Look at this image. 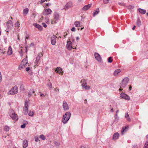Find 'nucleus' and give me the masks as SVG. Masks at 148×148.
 Returning <instances> with one entry per match:
<instances>
[{"label": "nucleus", "mask_w": 148, "mask_h": 148, "mask_svg": "<svg viewBox=\"0 0 148 148\" xmlns=\"http://www.w3.org/2000/svg\"><path fill=\"white\" fill-rule=\"evenodd\" d=\"M71 114L70 112H66L63 116L62 122L64 124L66 123L71 117Z\"/></svg>", "instance_id": "nucleus-1"}, {"label": "nucleus", "mask_w": 148, "mask_h": 148, "mask_svg": "<svg viewBox=\"0 0 148 148\" xmlns=\"http://www.w3.org/2000/svg\"><path fill=\"white\" fill-rule=\"evenodd\" d=\"M28 60L27 56H26V58H25L22 61L21 64L18 67V69L21 70L22 69L25 68L28 64Z\"/></svg>", "instance_id": "nucleus-2"}, {"label": "nucleus", "mask_w": 148, "mask_h": 148, "mask_svg": "<svg viewBox=\"0 0 148 148\" xmlns=\"http://www.w3.org/2000/svg\"><path fill=\"white\" fill-rule=\"evenodd\" d=\"M129 81V79L127 77H126L124 78L120 83V87L121 88H124L128 83Z\"/></svg>", "instance_id": "nucleus-3"}, {"label": "nucleus", "mask_w": 148, "mask_h": 148, "mask_svg": "<svg viewBox=\"0 0 148 148\" xmlns=\"http://www.w3.org/2000/svg\"><path fill=\"white\" fill-rule=\"evenodd\" d=\"M10 116L15 121L18 119V116L16 114H15L14 111L12 109H10Z\"/></svg>", "instance_id": "nucleus-4"}, {"label": "nucleus", "mask_w": 148, "mask_h": 148, "mask_svg": "<svg viewBox=\"0 0 148 148\" xmlns=\"http://www.w3.org/2000/svg\"><path fill=\"white\" fill-rule=\"evenodd\" d=\"M59 15L56 12H55L53 14L54 20L51 21V23L52 24L56 23L59 18Z\"/></svg>", "instance_id": "nucleus-5"}, {"label": "nucleus", "mask_w": 148, "mask_h": 148, "mask_svg": "<svg viewBox=\"0 0 148 148\" xmlns=\"http://www.w3.org/2000/svg\"><path fill=\"white\" fill-rule=\"evenodd\" d=\"M18 91V89L17 86H15L10 90V94L13 95L16 94Z\"/></svg>", "instance_id": "nucleus-6"}, {"label": "nucleus", "mask_w": 148, "mask_h": 148, "mask_svg": "<svg viewBox=\"0 0 148 148\" xmlns=\"http://www.w3.org/2000/svg\"><path fill=\"white\" fill-rule=\"evenodd\" d=\"M29 102L27 101H25L24 104V108L23 112L24 114L25 115L27 114L28 109V105Z\"/></svg>", "instance_id": "nucleus-7"}, {"label": "nucleus", "mask_w": 148, "mask_h": 148, "mask_svg": "<svg viewBox=\"0 0 148 148\" xmlns=\"http://www.w3.org/2000/svg\"><path fill=\"white\" fill-rule=\"evenodd\" d=\"M82 82V86L84 89L86 90H89L90 88V86L87 85V83L85 79H83L81 81Z\"/></svg>", "instance_id": "nucleus-8"}, {"label": "nucleus", "mask_w": 148, "mask_h": 148, "mask_svg": "<svg viewBox=\"0 0 148 148\" xmlns=\"http://www.w3.org/2000/svg\"><path fill=\"white\" fill-rule=\"evenodd\" d=\"M121 97L125 100L129 101L130 100V98L129 96L127 94L124 93H121L120 94Z\"/></svg>", "instance_id": "nucleus-9"}, {"label": "nucleus", "mask_w": 148, "mask_h": 148, "mask_svg": "<svg viewBox=\"0 0 148 148\" xmlns=\"http://www.w3.org/2000/svg\"><path fill=\"white\" fill-rule=\"evenodd\" d=\"M66 47L67 49L69 50H71L72 48V42L70 40L67 41Z\"/></svg>", "instance_id": "nucleus-10"}, {"label": "nucleus", "mask_w": 148, "mask_h": 148, "mask_svg": "<svg viewBox=\"0 0 148 148\" xmlns=\"http://www.w3.org/2000/svg\"><path fill=\"white\" fill-rule=\"evenodd\" d=\"M51 10L49 8H48L45 9L42 12V14L44 15H47L51 14Z\"/></svg>", "instance_id": "nucleus-11"}, {"label": "nucleus", "mask_w": 148, "mask_h": 148, "mask_svg": "<svg viewBox=\"0 0 148 148\" xmlns=\"http://www.w3.org/2000/svg\"><path fill=\"white\" fill-rule=\"evenodd\" d=\"M57 37L54 35H53L51 38V43L53 45H55L56 42V38Z\"/></svg>", "instance_id": "nucleus-12"}, {"label": "nucleus", "mask_w": 148, "mask_h": 148, "mask_svg": "<svg viewBox=\"0 0 148 148\" xmlns=\"http://www.w3.org/2000/svg\"><path fill=\"white\" fill-rule=\"evenodd\" d=\"M42 56V53H39L36 58V59L35 62V65L36 66L37 65L38 63H39V62L40 60V58L41 56Z\"/></svg>", "instance_id": "nucleus-13"}, {"label": "nucleus", "mask_w": 148, "mask_h": 148, "mask_svg": "<svg viewBox=\"0 0 148 148\" xmlns=\"http://www.w3.org/2000/svg\"><path fill=\"white\" fill-rule=\"evenodd\" d=\"M95 56L96 59L98 62H100L101 60V58L99 54L97 53H95Z\"/></svg>", "instance_id": "nucleus-14"}, {"label": "nucleus", "mask_w": 148, "mask_h": 148, "mask_svg": "<svg viewBox=\"0 0 148 148\" xmlns=\"http://www.w3.org/2000/svg\"><path fill=\"white\" fill-rule=\"evenodd\" d=\"M55 71L60 75H62L63 74L62 69L60 67H57L56 68Z\"/></svg>", "instance_id": "nucleus-15"}, {"label": "nucleus", "mask_w": 148, "mask_h": 148, "mask_svg": "<svg viewBox=\"0 0 148 148\" xmlns=\"http://www.w3.org/2000/svg\"><path fill=\"white\" fill-rule=\"evenodd\" d=\"M63 107L64 110H67L69 109V107L66 101H64L63 104Z\"/></svg>", "instance_id": "nucleus-16"}, {"label": "nucleus", "mask_w": 148, "mask_h": 148, "mask_svg": "<svg viewBox=\"0 0 148 148\" xmlns=\"http://www.w3.org/2000/svg\"><path fill=\"white\" fill-rule=\"evenodd\" d=\"M91 5L92 4H90L85 5L82 8V10L84 11L87 10H88L90 8L91 6Z\"/></svg>", "instance_id": "nucleus-17"}, {"label": "nucleus", "mask_w": 148, "mask_h": 148, "mask_svg": "<svg viewBox=\"0 0 148 148\" xmlns=\"http://www.w3.org/2000/svg\"><path fill=\"white\" fill-rule=\"evenodd\" d=\"M119 137V134L118 132L115 133L113 136V139L114 140H116L118 139Z\"/></svg>", "instance_id": "nucleus-18"}, {"label": "nucleus", "mask_w": 148, "mask_h": 148, "mask_svg": "<svg viewBox=\"0 0 148 148\" xmlns=\"http://www.w3.org/2000/svg\"><path fill=\"white\" fill-rule=\"evenodd\" d=\"M34 26L36 27L39 30H42V27L40 25L36 23H34L33 24Z\"/></svg>", "instance_id": "nucleus-19"}, {"label": "nucleus", "mask_w": 148, "mask_h": 148, "mask_svg": "<svg viewBox=\"0 0 148 148\" xmlns=\"http://www.w3.org/2000/svg\"><path fill=\"white\" fill-rule=\"evenodd\" d=\"M127 127L125 126L122 128L121 134L122 135L124 134L127 131Z\"/></svg>", "instance_id": "nucleus-20"}, {"label": "nucleus", "mask_w": 148, "mask_h": 148, "mask_svg": "<svg viewBox=\"0 0 148 148\" xmlns=\"http://www.w3.org/2000/svg\"><path fill=\"white\" fill-rule=\"evenodd\" d=\"M71 3H67L64 6V9L65 10H67L71 6Z\"/></svg>", "instance_id": "nucleus-21"}, {"label": "nucleus", "mask_w": 148, "mask_h": 148, "mask_svg": "<svg viewBox=\"0 0 148 148\" xmlns=\"http://www.w3.org/2000/svg\"><path fill=\"white\" fill-rule=\"evenodd\" d=\"M121 70L120 69L116 70L114 73V76H117L118 74L121 72Z\"/></svg>", "instance_id": "nucleus-22"}, {"label": "nucleus", "mask_w": 148, "mask_h": 148, "mask_svg": "<svg viewBox=\"0 0 148 148\" xmlns=\"http://www.w3.org/2000/svg\"><path fill=\"white\" fill-rule=\"evenodd\" d=\"M28 145V142L26 140H24L23 141V147L24 148L26 147Z\"/></svg>", "instance_id": "nucleus-23"}, {"label": "nucleus", "mask_w": 148, "mask_h": 148, "mask_svg": "<svg viewBox=\"0 0 148 148\" xmlns=\"http://www.w3.org/2000/svg\"><path fill=\"white\" fill-rule=\"evenodd\" d=\"M138 11L140 13L142 14H144L145 13L146 11L145 10L139 8L138 9Z\"/></svg>", "instance_id": "nucleus-24"}, {"label": "nucleus", "mask_w": 148, "mask_h": 148, "mask_svg": "<svg viewBox=\"0 0 148 148\" xmlns=\"http://www.w3.org/2000/svg\"><path fill=\"white\" fill-rule=\"evenodd\" d=\"M34 93V91L33 89H30L28 92L29 96V97H30Z\"/></svg>", "instance_id": "nucleus-25"}, {"label": "nucleus", "mask_w": 148, "mask_h": 148, "mask_svg": "<svg viewBox=\"0 0 148 148\" xmlns=\"http://www.w3.org/2000/svg\"><path fill=\"white\" fill-rule=\"evenodd\" d=\"M29 12V9L27 8L23 10V14L24 15L27 14Z\"/></svg>", "instance_id": "nucleus-26"}, {"label": "nucleus", "mask_w": 148, "mask_h": 148, "mask_svg": "<svg viewBox=\"0 0 148 148\" xmlns=\"http://www.w3.org/2000/svg\"><path fill=\"white\" fill-rule=\"evenodd\" d=\"M125 117L128 121H130V118L128 114L127 113L125 114Z\"/></svg>", "instance_id": "nucleus-27"}, {"label": "nucleus", "mask_w": 148, "mask_h": 148, "mask_svg": "<svg viewBox=\"0 0 148 148\" xmlns=\"http://www.w3.org/2000/svg\"><path fill=\"white\" fill-rule=\"evenodd\" d=\"M99 12V9H98L96 10L95 11L93 12V16H95L96 15H97L98 13Z\"/></svg>", "instance_id": "nucleus-28"}, {"label": "nucleus", "mask_w": 148, "mask_h": 148, "mask_svg": "<svg viewBox=\"0 0 148 148\" xmlns=\"http://www.w3.org/2000/svg\"><path fill=\"white\" fill-rule=\"evenodd\" d=\"M74 25L76 27H78L79 26L80 23L78 21H76L75 22Z\"/></svg>", "instance_id": "nucleus-29"}, {"label": "nucleus", "mask_w": 148, "mask_h": 148, "mask_svg": "<svg viewBox=\"0 0 148 148\" xmlns=\"http://www.w3.org/2000/svg\"><path fill=\"white\" fill-rule=\"evenodd\" d=\"M136 24L138 26H140L141 25V22L139 18L137 19Z\"/></svg>", "instance_id": "nucleus-30"}, {"label": "nucleus", "mask_w": 148, "mask_h": 148, "mask_svg": "<svg viewBox=\"0 0 148 148\" xmlns=\"http://www.w3.org/2000/svg\"><path fill=\"white\" fill-rule=\"evenodd\" d=\"M47 85L49 89H51L52 87V84L50 82H49L47 84Z\"/></svg>", "instance_id": "nucleus-31"}, {"label": "nucleus", "mask_w": 148, "mask_h": 148, "mask_svg": "<svg viewBox=\"0 0 148 148\" xmlns=\"http://www.w3.org/2000/svg\"><path fill=\"white\" fill-rule=\"evenodd\" d=\"M39 138L43 140H45L46 139L45 136L42 134L40 135L39 136Z\"/></svg>", "instance_id": "nucleus-32"}, {"label": "nucleus", "mask_w": 148, "mask_h": 148, "mask_svg": "<svg viewBox=\"0 0 148 148\" xmlns=\"http://www.w3.org/2000/svg\"><path fill=\"white\" fill-rule=\"evenodd\" d=\"M143 148H148V141H147L146 142Z\"/></svg>", "instance_id": "nucleus-33"}, {"label": "nucleus", "mask_w": 148, "mask_h": 148, "mask_svg": "<svg viewBox=\"0 0 148 148\" xmlns=\"http://www.w3.org/2000/svg\"><path fill=\"white\" fill-rule=\"evenodd\" d=\"M22 47H21V49L19 50V53L20 54V56L22 57L23 56V51H22V49H21V48H22Z\"/></svg>", "instance_id": "nucleus-34"}, {"label": "nucleus", "mask_w": 148, "mask_h": 148, "mask_svg": "<svg viewBox=\"0 0 148 148\" xmlns=\"http://www.w3.org/2000/svg\"><path fill=\"white\" fill-rule=\"evenodd\" d=\"M20 23L18 22V21H17V22L15 24V27H19L20 26Z\"/></svg>", "instance_id": "nucleus-35"}, {"label": "nucleus", "mask_w": 148, "mask_h": 148, "mask_svg": "<svg viewBox=\"0 0 148 148\" xmlns=\"http://www.w3.org/2000/svg\"><path fill=\"white\" fill-rule=\"evenodd\" d=\"M112 57H110L108 58V62L109 63H111L112 61Z\"/></svg>", "instance_id": "nucleus-36"}, {"label": "nucleus", "mask_w": 148, "mask_h": 148, "mask_svg": "<svg viewBox=\"0 0 148 148\" xmlns=\"http://www.w3.org/2000/svg\"><path fill=\"white\" fill-rule=\"evenodd\" d=\"M4 130L6 131H8L9 130V127L7 126H5L4 127Z\"/></svg>", "instance_id": "nucleus-37"}, {"label": "nucleus", "mask_w": 148, "mask_h": 148, "mask_svg": "<svg viewBox=\"0 0 148 148\" xmlns=\"http://www.w3.org/2000/svg\"><path fill=\"white\" fill-rule=\"evenodd\" d=\"M34 112H33L30 111L29 112V115L31 116H33Z\"/></svg>", "instance_id": "nucleus-38"}, {"label": "nucleus", "mask_w": 148, "mask_h": 148, "mask_svg": "<svg viewBox=\"0 0 148 148\" xmlns=\"http://www.w3.org/2000/svg\"><path fill=\"white\" fill-rule=\"evenodd\" d=\"M127 7L129 9H133L134 7L132 5H130L127 6Z\"/></svg>", "instance_id": "nucleus-39"}, {"label": "nucleus", "mask_w": 148, "mask_h": 148, "mask_svg": "<svg viewBox=\"0 0 148 148\" xmlns=\"http://www.w3.org/2000/svg\"><path fill=\"white\" fill-rule=\"evenodd\" d=\"M26 124H27V123H24L23 124L21 125V128H25V125Z\"/></svg>", "instance_id": "nucleus-40"}, {"label": "nucleus", "mask_w": 148, "mask_h": 148, "mask_svg": "<svg viewBox=\"0 0 148 148\" xmlns=\"http://www.w3.org/2000/svg\"><path fill=\"white\" fill-rule=\"evenodd\" d=\"M110 0H103V3L106 4L108 3Z\"/></svg>", "instance_id": "nucleus-41"}, {"label": "nucleus", "mask_w": 148, "mask_h": 148, "mask_svg": "<svg viewBox=\"0 0 148 148\" xmlns=\"http://www.w3.org/2000/svg\"><path fill=\"white\" fill-rule=\"evenodd\" d=\"M26 39H27V40L29 39V36H28V35H26L25 36V42H26Z\"/></svg>", "instance_id": "nucleus-42"}, {"label": "nucleus", "mask_w": 148, "mask_h": 148, "mask_svg": "<svg viewBox=\"0 0 148 148\" xmlns=\"http://www.w3.org/2000/svg\"><path fill=\"white\" fill-rule=\"evenodd\" d=\"M35 140L36 142H38L39 140V139L38 137H35Z\"/></svg>", "instance_id": "nucleus-43"}, {"label": "nucleus", "mask_w": 148, "mask_h": 148, "mask_svg": "<svg viewBox=\"0 0 148 148\" xmlns=\"http://www.w3.org/2000/svg\"><path fill=\"white\" fill-rule=\"evenodd\" d=\"M42 25L45 28L47 27V25L45 23H42Z\"/></svg>", "instance_id": "nucleus-44"}, {"label": "nucleus", "mask_w": 148, "mask_h": 148, "mask_svg": "<svg viewBox=\"0 0 148 148\" xmlns=\"http://www.w3.org/2000/svg\"><path fill=\"white\" fill-rule=\"evenodd\" d=\"M71 30L72 32H75V27H73L71 29Z\"/></svg>", "instance_id": "nucleus-45"}, {"label": "nucleus", "mask_w": 148, "mask_h": 148, "mask_svg": "<svg viewBox=\"0 0 148 148\" xmlns=\"http://www.w3.org/2000/svg\"><path fill=\"white\" fill-rule=\"evenodd\" d=\"M30 70V68L29 67H28L26 68L25 69V70L27 71H28Z\"/></svg>", "instance_id": "nucleus-46"}, {"label": "nucleus", "mask_w": 148, "mask_h": 148, "mask_svg": "<svg viewBox=\"0 0 148 148\" xmlns=\"http://www.w3.org/2000/svg\"><path fill=\"white\" fill-rule=\"evenodd\" d=\"M10 55L12 54V48L10 46Z\"/></svg>", "instance_id": "nucleus-47"}, {"label": "nucleus", "mask_w": 148, "mask_h": 148, "mask_svg": "<svg viewBox=\"0 0 148 148\" xmlns=\"http://www.w3.org/2000/svg\"><path fill=\"white\" fill-rule=\"evenodd\" d=\"M40 96L41 97H45V95L44 94L42 93L40 94Z\"/></svg>", "instance_id": "nucleus-48"}, {"label": "nucleus", "mask_w": 148, "mask_h": 148, "mask_svg": "<svg viewBox=\"0 0 148 148\" xmlns=\"http://www.w3.org/2000/svg\"><path fill=\"white\" fill-rule=\"evenodd\" d=\"M55 144L56 145L59 146V143L57 142H55Z\"/></svg>", "instance_id": "nucleus-49"}, {"label": "nucleus", "mask_w": 148, "mask_h": 148, "mask_svg": "<svg viewBox=\"0 0 148 148\" xmlns=\"http://www.w3.org/2000/svg\"><path fill=\"white\" fill-rule=\"evenodd\" d=\"M47 0H41L40 1V3L42 4V3H43V2H44L45 1H46Z\"/></svg>", "instance_id": "nucleus-50"}, {"label": "nucleus", "mask_w": 148, "mask_h": 148, "mask_svg": "<svg viewBox=\"0 0 148 148\" xmlns=\"http://www.w3.org/2000/svg\"><path fill=\"white\" fill-rule=\"evenodd\" d=\"M10 26L11 25L12 27H13V23L10 20Z\"/></svg>", "instance_id": "nucleus-51"}, {"label": "nucleus", "mask_w": 148, "mask_h": 148, "mask_svg": "<svg viewBox=\"0 0 148 148\" xmlns=\"http://www.w3.org/2000/svg\"><path fill=\"white\" fill-rule=\"evenodd\" d=\"M57 90L58 91H59V89L57 88H56L54 89V90L56 91H56Z\"/></svg>", "instance_id": "nucleus-52"}, {"label": "nucleus", "mask_w": 148, "mask_h": 148, "mask_svg": "<svg viewBox=\"0 0 148 148\" xmlns=\"http://www.w3.org/2000/svg\"><path fill=\"white\" fill-rule=\"evenodd\" d=\"M119 4L121 6H124V4L123 3H119Z\"/></svg>", "instance_id": "nucleus-53"}, {"label": "nucleus", "mask_w": 148, "mask_h": 148, "mask_svg": "<svg viewBox=\"0 0 148 148\" xmlns=\"http://www.w3.org/2000/svg\"><path fill=\"white\" fill-rule=\"evenodd\" d=\"M9 22H8L7 23H6V25H7V28L8 29L9 28Z\"/></svg>", "instance_id": "nucleus-54"}, {"label": "nucleus", "mask_w": 148, "mask_h": 148, "mask_svg": "<svg viewBox=\"0 0 148 148\" xmlns=\"http://www.w3.org/2000/svg\"><path fill=\"white\" fill-rule=\"evenodd\" d=\"M119 112V110H117L116 111V116H117V113Z\"/></svg>", "instance_id": "nucleus-55"}, {"label": "nucleus", "mask_w": 148, "mask_h": 148, "mask_svg": "<svg viewBox=\"0 0 148 148\" xmlns=\"http://www.w3.org/2000/svg\"><path fill=\"white\" fill-rule=\"evenodd\" d=\"M132 87L131 86H130L129 87V90H131L132 89Z\"/></svg>", "instance_id": "nucleus-56"}, {"label": "nucleus", "mask_w": 148, "mask_h": 148, "mask_svg": "<svg viewBox=\"0 0 148 148\" xmlns=\"http://www.w3.org/2000/svg\"><path fill=\"white\" fill-rule=\"evenodd\" d=\"M46 5L47 6H49V5H51V4L50 3H48L46 4Z\"/></svg>", "instance_id": "nucleus-57"}, {"label": "nucleus", "mask_w": 148, "mask_h": 148, "mask_svg": "<svg viewBox=\"0 0 148 148\" xmlns=\"http://www.w3.org/2000/svg\"><path fill=\"white\" fill-rule=\"evenodd\" d=\"M136 27V26L135 25L134 26L132 27V29L134 30L135 29V28Z\"/></svg>", "instance_id": "nucleus-58"}, {"label": "nucleus", "mask_w": 148, "mask_h": 148, "mask_svg": "<svg viewBox=\"0 0 148 148\" xmlns=\"http://www.w3.org/2000/svg\"><path fill=\"white\" fill-rule=\"evenodd\" d=\"M110 112H114V111H113V109L112 108L110 110Z\"/></svg>", "instance_id": "nucleus-59"}, {"label": "nucleus", "mask_w": 148, "mask_h": 148, "mask_svg": "<svg viewBox=\"0 0 148 148\" xmlns=\"http://www.w3.org/2000/svg\"><path fill=\"white\" fill-rule=\"evenodd\" d=\"M79 39V37H76V40H78Z\"/></svg>", "instance_id": "nucleus-60"}, {"label": "nucleus", "mask_w": 148, "mask_h": 148, "mask_svg": "<svg viewBox=\"0 0 148 148\" xmlns=\"http://www.w3.org/2000/svg\"><path fill=\"white\" fill-rule=\"evenodd\" d=\"M80 148H85V147L83 146H82L80 147Z\"/></svg>", "instance_id": "nucleus-61"}, {"label": "nucleus", "mask_w": 148, "mask_h": 148, "mask_svg": "<svg viewBox=\"0 0 148 148\" xmlns=\"http://www.w3.org/2000/svg\"><path fill=\"white\" fill-rule=\"evenodd\" d=\"M136 146H137V145L136 144H135L134 145H133V147H135Z\"/></svg>", "instance_id": "nucleus-62"}, {"label": "nucleus", "mask_w": 148, "mask_h": 148, "mask_svg": "<svg viewBox=\"0 0 148 148\" xmlns=\"http://www.w3.org/2000/svg\"><path fill=\"white\" fill-rule=\"evenodd\" d=\"M6 32H9V30H8V29H6Z\"/></svg>", "instance_id": "nucleus-63"}, {"label": "nucleus", "mask_w": 148, "mask_h": 148, "mask_svg": "<svg viewBox=\"0 0 148 148\" xmlns=\"http://www.w3.org/2000/svg\"><path fill=\"white\" fill-rule=\"evenodd\" d=\"M146 138H147L148 139V134L146 136Z\"/></svg>", "instance_id": "nucleus-64"}]
</instances>
